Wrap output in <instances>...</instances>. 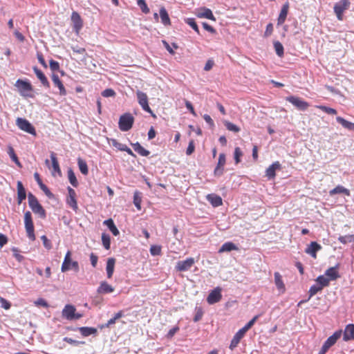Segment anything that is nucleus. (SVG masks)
Returning <instances> with one entry per match:
<instances>
[{"label": "nucleus", "instance_id": "obj_44", "mask_svg": "<svg viewBox=\"0 0 354 354\" xmlns=\"http://www.w3.org/2000/svg\"><path fill=\"white\" fill-rule=\"evenodd\" d=\"M322 289L323 288L317 283L316 284H313V286H311L308 291V299H310L313 296L316 295L318 292H320Z\"/></svg>", "mask_w": 354, "mask_h": 354}, {"label": "nucleus", "instance_id": "obj_37", "mask_svg": "<svg viewBox=\"0 0 354 354\" xmlns=\"http://www.w3.org/2000/svg\"><path fill=\"white\" fill-rule=\"evenodd\" d=\"M289 9V3L288 2L285 3L280 11L279 17H278V22H284Z\"/></svg>", "mask_w": 354, "mask_h": 354}, {"label": "nucleus", "instance_id": "obj_17", "mask_svg": "<svg viewBox=\"0 0 354 354\" xmlns=\"http://www.w3.org/2000/svg\"><path fill=\"white\" fill-rule=\"evenodd\" d=\"M245 333L239 329L233 336L232 339L231 340L229 348L231 351H234V348L238 346L241 339L244 337Z\"/></svg>", "mask_w": 354, "mask_h": 354}, {"label": "nucleus", "instance_id": "obj_34", "mask_svg": "<svg viewBox=\"0 0 354 354\" xmlns=\"http://www.w3.org/2000/svg\"><path fill=\"white\" fill-rule=\"evenodd\" d=\"M336 120L338 123H339L345 129L350 130V131H354V123L346 120L344 118L337 116L336 118Z\"/></svg>", "mask_w": 354, "mask_h": 354}, {"label": "nucleus", "instance_id": "obj_4", "mask_svg": "<svg viewBox=\"0 0 354 354\" xmlns=\"http://www.w3.org/2000/svg\"><path fill=\"white\" fill-rule=\"evenodd\" d=\"M133 122L134 118L130 113H124L119 119V128L122 131H127L131 129Z\"/></svg>", "mask_w": 354, "mask_h": 354}, {"label": "nucleus", "instance_id": "obj_19", "mask_svg": "<svg viewBox=\"0 0 354 354\" xmlns=\"http://www.w3.org/2000/svg\"><path fill=\"white\" fill-rule=\"evenodd\" d=\"M281 168L279 162L276 161L270 165L266 170V176L269 178H274L276 176L275 171Z\"/></svg>", "mask_w": 354, "mask_h": 354}, {"label": "nucleus", "instance_id": "obj_22", "mask_svg": "<svg viewBox=\"0 0 354 354\" xmlns=\"http://www.w3.org/2000/svg\"><path fill=\"white\" fill-rule=\"evenodd\" d=\"M17 203L20 205L26 198V189L21 181L17 182Z\"/></svg>", "mask_w": 354, "mask_h": 354}, {"label": "nucleus", "instance_id": "obj_53", "mask_svg": "<svg viewBox=\"0 0 354 354\" xmlns=\"http://www.w3.org/2000/svg\"><path fill=\"white\" fill-rule=\"evenodd\" d=\"M150 253L152 256L161 255V246L158 245H153L150 248Z\"/></svg>", "mask_w": 354, "mask_h": 354}, {"label": "nucleus", "instance_id": "obj_16", "mask_svg": "<svg viewBox=\"0 0 354 354\" xmlns=\"http://www.w3.org/2000/svg\"><path fill=\"white\" fill-rule=\"evenodd\" d=\"M75 312H76V308L74 306L66 304L62 310V315L64 318L72 321Z\"/></svg>", "mask_w": 354, "mask_h": 354}, {"label": "nucleus", "instance_id": "obj_58", "mask_svg": "<svg viewBox=\"0 0 354 354\" xmlns=\"http://www.w3.org/2000/svg\"><path fill=\"white\" fill-rule=\"evenodd\" d=\"M12 251L13 252V256L14 257L19 261V262H21L24 257V256H22L21 254H20L19 253V250L17 248H13L12 249Z\"/></svg>", "mask_w": 354, "mask_h": 354}, {"label": "nucleus", "instance_id": "obj_10", "mask_svg": "<svg viewBox=\"0 0 354 354\" xmlns=\"http://www.w3.org/2000/svg\"><path fill=\"white\" fill-rule=\"evenodd\" d=\"M195 260L192 257L186 259L184 261H178L176 265V270L180 272H186L193 266Z\"/></svg>", "mask_w": 354, "mask_h": 354}, {"label": "nucleus", "instance_id": "obj_14", "mask_svg": "<svg viewBox=\"0 0 354 354\" xmlns=\"http://www.w3.org/2000/svg\"><path fill=\"white\" fill-rule=\"evenodd\" d=\"M322 249V245L316 241H312L305 249V252L313 258L317 257V252Z\"/></svg>", "mask_w": 354, "mask_h": 354}, {"label": "nucleus", "instance_id": "obj_7", "mask_svg": "<svg viewBox=\"0 0 354 354\" xmlns=\"http://www.w3.org/2000/svg\"><path fill=\"white\" fill-rule=\"evenodd\" d=\"M71 252L68 251L65 255L64 261L62 265L61 270L64 272L70 269H73L75 271H79V264L77 261H73L71 259Z\"/></svg>", "mask_w": 354, "mask_h": 354}, {"label": "nucleus", "instance_id": "obj_50", "mask_svg": "<svg viewBox=\"0 0 354 354\" xmlns=\"http://www.w3.org/2000/svg\"><path fill=\"white\" fill-rule=\"evenodd\" d=\"M66 203L74 210L77 211L78 209L76 198L67 197Z\"/></svg>", "mask_w": 354, "mask_h": 354}, {"label": "nucleus", "instance_id": "obj_63", "mask_svg": "<svg viewBox=\"0 0 354 354\" xmlns=\"http://www.w3.org/2000/svg\"><path fill=\"white\" fill-rule=\"evenodd\" d=\"M272 32H273L272 24H268L265 33H264V36L268 37L272 33Z\"/></svg>", "mask_w": 354, "mask_h": 354}, {"label": "nucleus", "instance_id": "obj_36", "mask_svg": "<svg viewBox=\"0 0 354 354\" xmlns=\"http://www.w3.org/2000/svg\"><path fill=\"white\" fill-rule=\"evenodd\" d=\"M330 196H333L337 194H344L346 196L350 195V191L342 185H337L334 189L329 192Z\"/></svg>", "mask_w": 354, "mask_h": 354}, {"label": "nucleus", "instance_id": "obj_40", "mask_svg": "<svg viewBox=\"0 0 354 354\" xmlns=\"http://www.w3.org/2000/svg\"><path fill=\"white\" fill-rule=\"evenodd\" d=\"M68 178L70 183L75 187L78 186V182L72 169L68 170Z\"/></svg>", "mask_w": 354, "mask_h": 354}, {"label": "nucleus", "instance_id": "obj_12", "mask_svg": "<svg viewBox=\"0 0 354 354\" xmlns=\"http://www.w3.org/2000/svg\"><path fill=\"white\" fill-rule=\"evenodd\" d=\"M221 289L219 287H216L210 292L207 297V301L209 304H214L218 302L222 297Z\"/></svg>", "mask_w": 354, "mask_h": 354}, {"label": "nucleus", "instance_id": "obj_62", "mask_svg": "<svg viewBox=\"0 0 354 354\" xmlns=\"http://www.w3.org/2000/svg\"><path fill=\"white\" fill-rule=\"evenodd\" d=\"M178 330H179L178 326L173 327L168 331V333L167 334V337L171 338L176 334V333H177Z\"/></svg>", "mask_w": 354, "mask_h": 354}, {"label": "nucleus", "instance_id": "obj_23", "mask_svg": "<svg viewBox=\"0 0 354 354\" xmlns=\"http://www.w3.org/2000/svg\"><path fill=\"white\" fill-rule=\"evenodd\" d=\"M50 159L52 161V167L53 169V171L52 172V175L55 176L56 174L58 176L62 175L61 169L59 167V165L57 160V158L56 157V154L54 152H52L50 153Z\"/></svg>", "mask_w": 354, "mask_h": 354}, {"label": "nucleus", "instance_id": "obj_11", "mask_svg": "<svg viewBox=\"0 0 354 354\" xmlns=\"http://www.w3.org/2000/svg\"><path fill=\"white\" fill-rule=\"evenodd\" d=\"M195 15L198 18H205L212 21L216 20L212 10L205 7H201L198 8L195 12Z\"/></svg>", "mask_w": 354, "mask_h": 354}, {"label": "nucleus", "instance_id": "obj_3", "mask_svg": "<svg viewBox=\"0 0 354 354\" xmlns=\"http://www.w3.org/2000/svg\"><path fill=\"white\" fill-rule=\"evenodd\" d=\"M351 2L349 0H340L334 5V12L339 21L343 20V13L346 10L349 8Z\"/></svg>", "mask_w": 354, "mask_h": 354}, {"label": "nucleus", "instance_id": "obj_29", "mask_svg": "<svg viewBox=\"0 0 354 354\" xmlns=\"http://www.w3.org/2000/svg\"><path fill=\"white\" fill-rule=\"evenodd\" d=\"M79 332L83 337H88L91 335H95L97 330L93 327L82 326L78 328Z\"/></svg>", "mask_w": 354, "mask_h": 354}, {"label": "nucleus", "instance_id": "obj_45", "mask_svg": "<svg viewBox=\"0 0 354 354\" xmlns=\"http://www.w3.org/2000/svg\"><path fill=\"white\" fill-rule=\"evenodd\" d=\"M274 48L276 54L279 57H282L283 55V53H284L283 46L281 44V42H279V41H274Z\"/></svg>", "mask_w": 354, "mask_h": 354}, {"label": "nucleus", "instance_id": "obj_52", "mask_svg": "<svg viewBox=\"0 0 354 354\" xmlns=\"http://www.w3.org/2000/svg\"><path fill=\"white\" fill-rule=\"evenodd\" d=\"M141 201L142 198L140 196V193L138 192H136L133 195V204L137 207L138 209H141Z\"/></svg>", "mask_w": 354, "mask_h": 354}, {"label": "nucleus", "instance_id": "obj_25", "mask_svg": "<svg viewBox=\"0 0 354 354\" xmlns=\"http://www.w3.org/2000/svg\"><path fill=\"white\" fill-rule=\"evenodd\" d=\"M51 77L54 84L58 87L59 90V94L61 95H66L67 93L66 90L62 81L59 80V76L53 73Z\"/></svg>", "mask_w": 354, "mask_h": 354}, {"label": "nucleus", "instance_id": "obj_20", "mask_svg": "<svg viewBox=\"0 0 354 354\" xmlns=\"http://www.w3.org/2000/svg\"><path fill=\"white\" fill-rule=\"evenodd\" d=\"M343 339L345 342L354 340V324H348L344 330Z\"/></svg>", "mask_w": 354, "mask_h": 354}, {"label": "nucleus", "instance_id": "obj_57", "mask_svg": "<svg viewBox=\"0 0 354 354\" xmlns=\"http://www.w3.org/2000/svg\"><path fill=\"white\" fill-rule=\"evenodd\" d=\"M102 95L104 97H114L115 92L112 88H106L102 92Z\"/></svg>", "mask_w": 354, "mask_h": 354}, {"label": "nucleus", "instance_id": "obj_5", "mask_svg": "<svg viewBox=\"0 0 354 354\" xmlns=\"http://www.w3.org/2000/svg\"><path fill=\"white\" fill-rule=\"evenodd\" d=\"M15 86L17 88L21 95L24 97H31L29 93L32 90L31 84L26 80H17L15 83Z\"/></svg>", "mask_w": 354, "mask_h": 354}, {"label": "nucleus", "instance_id": "obj_2", "mask_svg": "<svg viewBox=\"0 0 354 354\" xmlns=\"http://www.w3.org/2000/svg\"><path fill=\"white\" fill-rule=\"evenodd\" d=\"M24 224L28 239L31 241H35V235L34 225L32 219V214L29 211L26 212L24 214Z\"/></svg>", "mask_w": 354, "mask_h": 354}, {"label": "nucleus", "instance_id": "obj_33", "mask_svg": "<svg viewBox=\"0 0 354 354\" xmlns=\"http://www.w3.org/2000/svg\"><path fill=\"white\" fill-rule=\"evenodd\" d=\"M131 146L133 147L135 151L139 153L142 156H148L150 152L145 149L143 147L140 145L139 142L131 143Z\"/></svg>", "mask_w": 354, "mask_h": 354}, {"label": "nucleus", "instance_id": "obj_18", "mask_svg": "<svg viewBox=\"0 0 354 354\" xmlns=\"http://www.w3.org/2000/svg\"><path fill=\"white\" fill-rule=\"evenodd\" d=\"M34 178L35 180L37 181V184L39 185L40 189L44 192V194L49 198H52L54 196L52 194V192L50 191V189L48 188V187L44 185L39 176V174L38 173L34 174Z\"/></svg>", "mask_w": 354, "mask_h": 354}, {"label": "nucleus", "instance_id": "obj_61", "mask_svg": "<svg viewBox=\"0 0 354 354\" xmlns=\"http://www.w3.org/2000/svg\"><path fill=\"white\" fill-rule=\"evenodd\" d=\"M0 302H1V307L6 310L9 309L11 306L10 303L2 297H0Z\"/></svg>", "mask_w": 354, "mask_h": 354}, {"label": "nucleus", "instance_id": "obj_26", "mask_svg": "<svg viewBox=\"0 0 354 354\" xmlns=\"http://www.w3.org/2000/svg\"><path fill=\"white\" fill-rule=\"evenodd\" d=\"M206 198L214 207H219L223 204L222 198L218 195L210 194L206 196Z\"/></svg>", "mask_w": 354, "mask_h": 354}, {"label": "nucleus", "instance_id": "obj_48", "mask_svg": "<svg viewBox=\"0 0 354 354\" xmlns=\"http://www.w3.org/2000/svg\"><path fill=\"white\" fill-rule=\"evenodd\" d=\"M102 245L106 250L110 249L111 245V238L110 236L106 233L102 234Z\"/></svg>", "mask_w": 354, "mask_h": 354}, {"label": "nucleus", "instance_id": "obj_41", "mask_svg": "<svg viewBox=\"0 0 354 354\" xmlns=\"http://www.w3.org/2000/svg\"><path fill=\"white\" fill-rule=\"evenodd\" d=\"M162 43L164 47L171 55H174L175 53L174 49H177L178 48V46L176 43H172L171 46L165 40H162Z\"/></svg>", "mask_w": 354, "mask_h": 354}, {"label": "nucleus", "instance_id": "obj_54", "mask_svg": "<svg viewBox=\"0 0 354 354\" xmlns=\"http://www.w3.org/2000/svg\"><path fill=\"white\" fill-rule=\"evenodd\" d=\"M317 108L330 115H335L337 113V111L335 109L324 105L317 106Z\"/></svg>", "mask_w": 354, "mask_h": 354}, {"label": "nucleus", "instance_id": "obj_64", "mask_svg": "<svg viewBox=\"0 0 354 354\" xmlns=\"http://www.w3.org/2000/svg\"><path fill=\"white\" fill-rule=\"evenodd\" d=\"M90 260L92 266L95 268L97 265L98 257L93 253H91L90 255Z\"/></svg>", "mask_w": 354, "mask_h": 354}, {"label": "nucleus", "instance_id": "obj_9", "mask_svg": "<svg viewBox=\"0 0 354 354\" xmlns=\"http://www.w3.org/2000/svg\"><path fill=\"white\" fill-rule=\"evenodd\" d=\"M286 100L300 111H306L309 106V104L307 102L299 97L290 95L286 97Z\"/></svg>", "mask_w": 354, "mask_h": 354}, {"label": "nucleus", "instance_id": "obj_32", "mask_svg": "<svg viewBox=\"0 0 354 354\" xmlns=\"http://www.w3.org/2000/svg\"><path fill=\"white\" fill-rule=\"evenodd\" d=\"M115 263V260L114 258H109L106 261V270L107 277L109 279L111 278L112 275L113 274Z\"/></svg>", "mask_w": 354, "mask_h": 354}, {"label": "nucleus", "instance_id": "obj_46", "mask_svg": "<svg viewBox=\"0 0 354 354\" xmlns=\"http://www.w3.org/2000/svg\"><path fill=\"white\" fill-rule=\"evenodd\" d=\"M224 125L226 127V129L230 131L238 133L241 130V129L238 126L229 121H224Z\"/></svg>", "mask_w": 354, "mask_h": 354}, {"label": "nucleus", "instance_id": "obj_60", "mask_svg": "<svg viewBox=\"0 0 354 354\" xmlns=\"http://www.w3.org/2000/svg\"><path fill=\"white\" fill-rule=\"evenodd\" d=\"M195 146L193 140L189 142L188 147L186 150V154L190 156L194 151Z\"/></svg>", "mask_w": 354, "mask_h": 354}, {"label": "nucleus", "instance_id": "obj_47", "mask_svg": "<svg viewBox=\"0 0 354 354\" xmlns=\"http://www.w3.org/2000/svg\"><path fill=\"white\" fill-rule=\"evenodd\" d=\"M159 15L162 22H170V19L167 10L164 7H161L159 10Z\"/></svg>", "mask_w": 354, "mask_h": 354}, {"label": "nucleus", "instance_id": "obj_1", "mask_svg": "<svg viewBox=\"0 0 354 354\" xmlns=\"http://www.w3.org/2000/svg\"><path fill=\"white\" fill-rule=\"evenodd\" d=\"M28 205L32 211L37 214L40 218H45L46 216V211L42 205L39 203L37 198L31 192L28 194Z\"/></svg>", "mask_w": 354, "mask_h": 354}, {"label": "nucleus", "instance_id": "obj_59", "mask_svg": "<svg viewBox=\"0 0 354 354\" xmlns=\"http://www.w3.org/2000/svg\"><path fill=\"white\" fill-rule=\"evenodd\" d=\"M41 239L43 242L44 246L47 249L50 250L52 248L51 242L48 239L46 236L43 235L41 236Z\"/></svg>", "mask_w": 354, "mask_h": 354}, {"label": "nucleus", "instance_id": "obj_55", "mask_svg": "<svg viewBox=\"0 0 354 354\" xmlns=\"http://www.w3.org/2000/svg\"><path fill=\"white\" fill-rule=\"evenodd\" d=\"M243 153L239 147H236L234 152V158L236 164H238L241 162V157L242 156Z\"/></svg>", "mask_w": 354, "mask_h": 354}, {"label": "nucleus", "instance_id": "obj_56", "mask_svg": "<svg viewBox=\"0 0 354 354\" xmlns=\"http://www.w3.org/2000/svg\"><path fill=\"white\" fill-rule=\"evenodd\" d=\"M49 66H50V70L53 71V72H55V71H59V64L58 62L54 60V59H50V62H49Z\"/></svg>", "mask_w": 354, "mask_h": 354}, {"label": "nucleus", "instance_id": "obj_28", "mask_svg": "<svg viewBox=\"0 0 354 354\" xmlns=\"http://www.w3.org/2000/svg\"><path fill=\"white\" fill-rule=\"evenodd\" d=\"M113 290L114 288L106 281H102L97 288V292L98 294H107L113 292Z\"/></svg>", "mask_w": 354, "mask_h": 354}, {"label": "nucleus", "instance_id": "obj_24", "mask_svg": "<svg viewBox=\"0 0 354 354\" xmlns=\"http://www.w3.org/2000/svg\"><path fill=\"white\" fill-rule=\"evenodd\" d=\"M225 164V155L224 153H220L218 157V161L216 167L214 169V174L216 176H221L223 173V167Z\"/></svg>", "mask_w": 354, "mask_h": 354}, {"label": "nucleus", "instance_id": "obj_42", "mask_svg": "<svg viewBox=\"0 0 354 354\" xmlns=\"http://www.w3.org/2000/svg\"><path fill=\"white\" fill-rule=\"evenodd\" d=\"M8 153L10 158L12 159V160L14 161L16 163V165H18L19 167H21V165L18 160V158L15 152L14 149L12 147H8Z\"/></svg>", "mask_w": 354, "mask_h": 354}, {"label": "nucleus", "instance_id": "obj_51", "mask_svg": "<svg viewBox=\"0 0 354 354\" xmlns=\"http://www.w3.org/2000/svg\"><path fill=\"white\" fill-rule=\"evenodd\" d=\"M137 4L142 12L145 14L149 12V8H148L145 0H137Z\"/></svg>", "mask_w": 354, "mask_h": 354}, {"label": "nucleus", "instance_id": "obj_6", "mask_svg": "<svg viewBox=\"0 0 354 354\" xmlns=\"http://www.w3.org/2000/svg\"><path fill=\"white\" fill-rule=\"evenodd\" d=\"M16 125L18 128L26 133L35 136L36 131L32 124L26 119L17 118L16 120Z\"/></svg>", "mask_w": 354, "mask_h": 354}, {"label": "nucleus", "instance_id": "obj_27", "mask_svg": "<svg viewBox=\"0 0 354 354\" xmlns=\"http://www.w3.org/2000/svg\"><path fill=\"white\" fill-rule=\"evenodd\" d=\"M113 146L117 148L121 151H126L129 155L135 157L136 155L133 153L132 150L129 148L126 145L118 142L116 140H113Z\"/></svg>", "mask_w": 354, "mask_h": 354}, {"label": "nucleus", "instance_id": "obj_15", "mask_svg": "<svg viewBox=\"0 0 354 354\" xmlns=\"http://www.w3.org/2000/svg\"><path fill=\"white\" fill-rule=\"evenodd\" d=\"M342 333V331L341 330L335 331L332 335L327 338L322 346L329 349L336 343L337 339L340 338Z\"/></svg>", "mask_w": 354, "mask_h": 354}, {"label": "nucleus", "instance_id": "obj_49", "mask_svg": "<svg viewBox=\"0 0 354 354\" xmlns=\"http://www.w3.org/2000/svg\"><path fill=\"white\" fill-rule=\"evenodd\" d=\"M338 241L342 244H346L348 243H351L354 241V235H345L340 236L338 238Z\"/></svg>", "mask_w": 354, "mask_h": 354}, {"label": "nucleus", "instance_id": "obj_13", "mask_svg": "<svg viewBox=\"0 0 354 354\" xmlns=\"http://www.w3.org/2000/svg\"><path fill=\"white\" fill-rule=\"evenodd\" d=\"M339 268V263H337L333 267H330L328 268L325 272L324 275L330 281H335L340 277V274H339L338 269Z\"/></svg>", "mask_w": 354, "mask_h": 354}, {"label": "nucleus", "instance_id": "obj_31", "mask_svg": "<svg viewBox=\"0 0 354 354\" xmlns=\"http://www.w3.org/2000/svg\"><path fill=\"white\" fill-rule=\"evenodd\" d=\"M274 283L280 292L283 293L285 292V285L281 275L279 272H274Z\"/></svg>", "mask_w": 354, "mask_h": 354}, {"label": "nucleus", "instance_id": "obj_21", "mask_svg": "<svg viewBox=\"0 0 354 354\" xmlns=\"http://www.w3.org/2000/svg\"><path fill=\"white\" fill-rule=\"evenodd\" d=\"M33 71H34L37 77L40 80L42 85L44 86H45L46 88H49L50 83H49L47 77L44 75V73L40 69H39L37 66L33 67Z\"/></svg>", "mask_w": 354, "mask_h": 354}, {"label": "nucleus", "instance_id": "obj_39", "mask_svg": "<svg viewBox=\"0 0 354 354\" xmlns=\"http://www.w3.org/2000/svg\"><path fill=\"white\" fill-rule=\"evenodd\" d=\"M77 165L81 173L84 175H87L88 173V169L86 161L82 159L81 158H78Z\"/></svg>", "mask_w": 354, "mask_h": 354}, {"label": "nucleus", "instance_id": "obj_43", "mask_svg": "<svg viewBox=\"0 0 354 354\" xmlns=\"http://www.w3.org/2000/svg\"><path fill=\"white\" fill-rule=\"evenodd\" d=\"M260 315H255L250 321H249L243 328H241L245 333L252 327L257 320L259 318Z\"/></svg>", "mask_w": 354, "mask_h": 354}, {"label": "nucleus", "instance_id": "obj_38", "mask_svg": "<svg viewBox=\"0 0 354 354\" xmlns=\"http://www.w3.org/2000/svg\"><path fill=\"white\" fill-rule=\"evenodd\" d=\"M315 282L318 285H319L322 288L328 286L330 284V281L324 274L319 275V277H317V279H315Z\"/></svg>", "mask_w": 354, "mask_h": 354}, {"label": "nucleus", "instance_id": "obj_35", "mask_svg": "<svg viewBox=\"0 0 354 354\" xmlns=\"http://www.w3.org/2000/svg\"><path fill=\"white\" fill-rule=\"evenodd\" d=\"M237 246L232 242H226L222 245V246L218 250L219 253L225 252H231L232 250H237Z\"/></svg>", "mask_w": 354, "mask_h": 354}, {"label": "nucleus", "instance_id": "obj_8", "mask_svg": "<svg viewBox=\"0 0 354 354\" xmlns=\"http://www.w3.org/2000/svg\"><path fill=\"white\" fill-rule=\"evenodd\" d=\"M136 97L138 102L140 105L142 109L147 113H149L153 115V111L150 106H149L148 97L147 94L141 91L138 90L136 91Z\"/></svg>", "mask_w": 354, "mask_h": 354}, {"label": "nucleus", "instance_id": "obj_30", "mask_svg": "<svg viewBox=\"0 0 354 354\" xmlns=\"http://www.w3.org/2000/svg\"><path fill=\"white\" fill-rule=\"evenodd\" d=\"M103 224L109 228V230L114 236H118L120 234V232L117 227L115 226L112 218L105 220L103 222Z\"/></svg>", "mask_w": 354, "mask_h": 354}]
</instances>
